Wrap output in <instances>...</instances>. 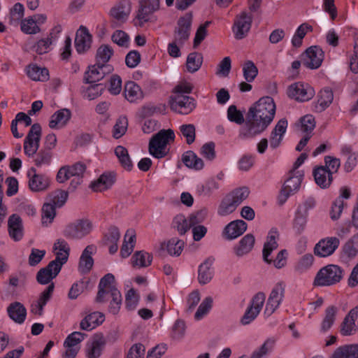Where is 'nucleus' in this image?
<instances>
[{"label":"nucleus","instance_id":"nucleus-43","mask_svg":"<svg viewBox=\"0 0 358 358\" xmlns=\"http://www.w3.org/2000/svg\"><path fill=\"white\" fill-rule=\"evenodd\" d=\"M33 162L37 167H42L50 164L52 159V151L48 149H41L32 155Z\"/></svg>","mask_w":358,"mask_h":358},{"label":"nucleus","instance_id":"nucleus-44","mask_svg":"<svg viewBox=\"0 0 358 358\" xmlns=\"http://www.w3.org/2000/svg\"><path fill=\"white\" fill-rule=\"evenodd\" d=\"M334 94L331 90L325 88L320 92L317 104L315 106L316 110L322 112L327 108L332 102Z\"/></svg>","mask_w":358,"mask_h":358},{"label":"nucleus","instance_id":"nucleus-59","mask_svg":"<svg viewBox=\"0 0 358 358\" xmlns=\"http://www.w3.org/2000/svg\"><path fill=\"white\" fill-rule=\"evenodd\" d=\"M250 191L248 187H243L234 189L230 194H227L230 199L238 206H239L249 195Z\"/></svg>","mask_w":358,"mask_h":358},{"label":"nucleus","instance_id":"nucleus-36","mask_svg":"<svg viewBox=\"0 0 358 358\" xmlns=\"http://www.w3.org/2000/svg\"><path fill=\"white\" fill-rule=\"evenodd\" d=\"M115 175L113 173H103L99 178L92 182L91 188L94 192H102L110 188L115 182Z\"/></svg>","mask_w":358,"mask_h":358},{"label":"nucleus","instance_id":"nucleus-28","mask_svg":"<svg viewBox=\"0 0 358 358\" xmlns=\"http://www.w3.org/2000/svg\"><path fill=\"white\" fill-rule=\"evenodd\" d=\"M247 229V223L241 220H237L229 223L223 233L229 240L234 239L242 235Z\"/></svg>","mask_w":358,"mask_h":358},{"label":"nucleus","instance_id":"nucleus-48","mask_svg":"<svg viewBox=\"0 0 358 358\" xmlns=\"http://www.w3.org/2000/svg\"><path fill=\"white\" fill-rule=\"evenodd\" d=\"M203 56L197 52H191L188 55L186 62L187 70L189 73H195L201 66Z\"/></svg>","mask_w":358,"mask_h":358},{"label":"nucleus","instance_id":"nucleus-11","mask_svg":"<svg viewBox=\"0 0 358 358\" xmlns=\"http://www.w3.org/2000/svg\"><path fill=\"white\" fill-rule=\"evenodd\" d=\"M285 292V284L283 282H278L272 289L267 300L264 314L271 316L282 303Z\"/></svg>","mask_w":358,"mask_h":358},{"label":"nucleus","instance_id":"nucleus-41","mask_svg":"<svg viewBox=\"0 0 358 358\" xmlns=\"http://www.w3.org/2000/svg\"><path fill=\"white\" fill-rule=\"evenodd\" d=\"M55 285L53 282L48 285L47 288L41 294V296L37 301L36 307L38 308V311H35L34 308H31V312L38 315H42L43 312V308L46 305L47 302L50 299Z\"/></svg>","mask_w":358,"mask_h":358},{"label":"nucleus","instance_id":"nucleus-25","mask_svg":"<svg viewBox=\"0 0 358 358\" xmlns=\"http://www.w3.org/2000/svg\"><path fill=\"white\" fill-rule=\"evenodd\" d=\"M92 36L87 28L81 27L76 32L75 47L78 53H83L90 49Z\"/></svg>","mask_w":358,"mask_h":358},{"label":"nucleus","instance_id":"nucleus-39","mask_svg":"<svg viewBox=\"0 0 358 358\" xmlns=\"http://www.w3.org/2000/svg\"><path fill=\"white\" fill-rule=\"evenodd\" d=\"M358 254V234H355L342 248V255L348 259L355 258Z\"/></svg>","mask_w":358,"mask_h":358},{"label":"nucleus","instance_id":"nucleus-54","mask_svg":"<svg viewBox=\"0 0 358 358\" xmlns=\"http://www.w3.org/2000/svg\"><path fill=\"white\" fill-rule=\"evenodd\" d=\"M173 227L180 235L185 234L191 227L189 220L182 215H176L173 220Z\"/></svg>","mask_w":358,"mask_h":358},{"label":"nucleus","instance_id":"nucleus-14","mask_svg":"<svg viewBox=\"0 0 358 358\" xmlns=\"http://www.w3.org/2000/svg\"><path fill=\"white\" fill-rule=\"evenodd\" d=\"M252 17L246 11H243L236 15L232 30L234 37L241 40L246 37L252 25Z\"/></svg>","mask_w":358,"mask_h":358},{"label":"nucleus","instance_id":"nucleus-18","mask_svg":"<svg viewBox=\"0 0 358 358\" xmlns=\"http://www.w3.org/2000/svg\"><path fill=\"white\" fill-rule=\"evenodd\" d=\"M340 245V240L336 237H327L320 240L314 248V253L320 257L331 255Z\"/></svg>","mask_w":358,"mask_h":358},{"label":"nucleus","instance_id":"nucleus-61","mask_svg":"<svg viewBox=\"0 0 358 358\" xmlns=\"http://www.w3.org/2000/svg\"><path fill=\"white\" fill-rule=\"evenodd\" d=\"M236 208L237 206L230 199L229 196L227 195L219 206L218 214L221 216L227 215L233 213Z\"/></svg>","mask_w":358,"mask_h":358},{"label":"nucleus","instance_id":"nucleus-46","mask_svg":"<svg viewBox=\"0 0 358 358\" xmlns=\"http://www.w3.org/2000/svg\"><path fill=\"white\" fill-rule=\"evenodd\" d=\"M115 154L120 164L124 169L127 171H131L132 169L133 164L126 148L122 145L117 146L115 149Z\"/></svg>","mask_w":358,"mask_h":358},{"label":"nucleus","instance_id":"nucleus-40","mask_svg":"<svg viewBox=\"0 0 358 358\" xmlns=\"http://www.w3.org/2000/svg\"><path fill=\"white\" fill-rule=\"evenodd\" d=\"M338 308L335 306H330L325 310V315L320 326L321 332L325 333L329 331L334 324Z\"/></svg>","mask_w":358,"mask_h":358},{"label":"nucleus","instance_id":"nucleus-55","mask_svg":"<svg viewBox=\"0 0 358 358\" xmlns=\"http://www.w3.org/2000/svg\"><path fill=\"white\" fill-rule=\"evenodd\" d=\"M113 55V48L108 45H101L96 51V62L106 64Z\"/></svg>","mask_w":358,"mask_h":358},{"label":"nucleus","instance_id":"nucleus-10","mask_svg":"<svg viewBox=\"0 0 358 358\" xmlns=\"http://www.w3.org/2000/svg\"><path fill=\"white\" fill-rule=\"evenodd\" d=\"M324 57V51L317 45L310 46L301 55V62L310 69H318L321 66Z\"/></svg>","mask_w":358,"mask_h":358},{"label":"nucleus","instance_id":"nucleus-49","mask_svg":"<svg viewBox=\"0 0 358 358\" xmlns=\"http://www.w3.org/2000/svg\"><path fill=\"white\" fill-rule=\"evenodd\" d=\"M342 154L347 157L344 164V169L346 172H350L357 166L358 162V153L352 152L350 147L345 146L341 150Z\"/></svg>","mask_w":358,"mask_h":358},{"label":"nucleus","instance_id":"nucleus-35","mask_svg":"<svg viewBox=\"0 0 358 358\" xmlns=\"http://www.w3.org/2000/svg\"><path fill=\"white\" fill-rule=\"evenodd\" d=\"M330 358H358V344L341 345L334 351Z\"/></svg>","mask_w":358,"mask_h":358},{"label":"nucleus","instance_id":"nucleus-33","mask_svg":"<svg viewBox=\"0 0 358 358\" xmlns=\"http://www.w3.org/2000/svg\"><path fill=\"white\" fill-rule=\"evenodd\" d=\"M313 176L317 185L321 188H327L330 186L333 177L329 170L321 166L314 169Z\"/></svg>","mask_w":358,"mask_h":358},{"label":"nucleus","instance_id":"nucleus-22","mask_svg":"<svg viewBox=\"0 0 358 358\" xmlns=\"http://www.w3.org/2000/svg\"><path fill=\"white\" fill-rule=\"evenodd\" d=\"M287 127V121L286 119L280 120L271 132L269 137L270 147L272 149L278 148L282 141L283 136Z\"/></svg>","mask_w":358,"mask_h":358},{"label":"nucleus","instance_id":"nucleus-62","mask_svg":"<svg viewBox=\"0 0 358 358\" xmlns=\"http://www.w3.org/2000/svg\"><path fill=\"white\" fill-rule=\"evenodd\" d=\"M315 127V118L311 115H307L301 118L300 129L305 134H310Z\"/></svg>","mask_w":358,"mask_h":358},{"label":"nucleus","instance_id":"nucleus-42","mask_svg":"<svg viewBox=\"0 0 358 358\" xmlns=\"http://www.w3.org/2000/svg\"><path fill=\"white\" fill-rule=\"evenodd\" d=\"M27 76L33 80L46 81L49 79V71L46 68H40L36 64L27 67Z\"/></svg>","mask_w":358,"mask_h":358},{"label":"nucleus","instance_id":"nucleus-52","mask_svg":"<svg viewBox=\"0 0 358 358\" xmlns=\"http://www.w3.org/2000/svg\"><path fill=\"white\" fill-rule=\"evenodd\" d=\"M67 198V191L57 189L49 194L48 202L52 203L55 207H61L64 204Z\"/></svg>","mask_w":358,"mask_h":358},{"label":"nucleus","instance_id":"nucleus-15","mask_svg":"<svg viewBox=\"0 0 358 358\" xmlns=\"http://www.w3.org/2000/svg\"><path fill=\"white\" fill-rule=\"evenodd\" d=\"M266 295L263 292H258L252 299L250 306L247 308L241 322L243 325L250 324L253 321L261 311L265 302Z\"/></svg>","mask_w":358,"mask_h":358},{"label":"nucleus","instance_id":"nucleus-57","mask_svg":"<svg viewBox=\"0 0 358 358\" xmlns=\"http://www.w3.org/2000/svg\"><path fill=\"white\" fill-rule=\"evenodd\" d=\"M110 296L112 300L109 304V311L112 314L116 315L120 309L122 301V295L117 289H113L111 290Z\"/></svg>","mask_w":358,"mask_h":358},{"label":"nucleus","instance_id":"nucleus-8","mask_svg":"<svg viewBox=\"0 0 358 358\" xmlns=\"http://www.w3.org/2000/svg\"><path fill=\"white\" fill-rule=\"evenodd\" d=\"M160 0H139V7L136 18L134 20L136 26L143 27L150 21L153 13L159 10Z\"/></svg>","mask_w":358,"mask_h":358},{"label":"nucleus","instance_id":"nucleus-27","mask_svg":"<svg viewBox=\"0 0 358 358\" xmlns=\"http://www.w3.org/2000/svg\"><path fill=\"white\" fill-rule=\"evenodd\" d=\"M7 313L9 317L17 324H22L27 317V309L24 306L18 301L9 304L7 308Z\"/></svg>","mask_w":358,"mask_h":358},{"label":"nucleus","instance_id":"nucleus-5","mask_svg":"<svg viewBox=\"0 0 358 358\" xmlns=\"http://www.w3.org/2000/svg\"><path fill=\"white\" fill-rule=\"evenodd\" d=\"M289 175L278 195L280 205L284 204L290 195L299 190L303 177L301 172L294 171V170H291Z\"/></svg>","mask_w":358,"mask_h":358},{"label":"nucleus","instance_id":"nucleus-58","mask_svg":"<svg viewBox=\"0 0 358 358\" xmlns=\"http://www.w3.org/2000/svg\"><path fill=\"white\" fill-rule=\"evenodd\" d=\"M243 76L247 82H252L258 74V69L253 62L246 61L243 66Z\"/></svg>","mask_w":358,"mask_h":358},{"label":"nucleus","instance_id":"nucleus-63","mask_svg":"<svg viewBox=\"0 0 358 358\" xmlns=\"http://www.w3.org/2000/svg\"><path fill=\"white\" fill-rule=\"evenodd\" d=\"M213 306V299L210 296L206 297L199 305L194 315L196 320L202 319L210 311Z\"/></svg>","mask_w":358,"mask_h":358},{"label":"nucleus","instance_id":"nucleus-64","mask_svg":"<svg viewBox=\"0 0 358 358\" xmlns=\"http://www.w3.org/2000/svg\"><path fill=\"white\" fill-rule=\"evenodd\" d=\"M184 248V242L176 238L169 240L166 245V249L171 255L179 256Z\"/></svg>","mask_w":358,"mask_h":358},{"label":"nucleus","instance_id":"nucleus-13","mask_svg":"<svg viewBox=\"0 0 358 358\" xmlns=\"http://www.w3.org/2000/svg\"><path fill=\"white\" fill-rule=\"evenodd\" d=\"M41 136V127L38 123L31 125L24 142V153L34 155L38 150Z\"/></svg>","mask_w":358,"mask_h":358},{"label":"nucleus","instance_id":"nucleus-16","mask_svg":"<svg viewBox=\"0 0 358 358\" xmlns=\"http://www.w3.org/2000/svg\"><path fill=\"white\" fill-rule=\"evenodd\" d=\"M288 96L297 101H307L315 95L314 89L308 84L295 83L287 90Z\"/></svg>","mask_w":358,"mask_h":358},{"label":"nucleus","instance_id":"nucleus-3","mask_svg":"<svg viewBox=\"0 0 358 358\" xmlns=\"http://www.w3.org/2000/svg\"><path fill=\"white\" fill-rule=\"evenodd\" d=\"M175 134L173 130L162 129L150 140L148 150L150 154L157 159L166 157L169 152L167 145L173 142Z\"/></svg>","mask_w":358,"mask_h":358},{"label":"nucleus","instance_id":"nucleus-4","mask_svg":"<svg viewBox=\"0 0 358 358\" xmlns=\"http://www.w3.org/2000/svg\"><path fill=\"white\" fill-rule=\"evenodd\" d=\"M344 270L338 265L329 264L322 268L317 273L314 285L331 286L338 283L343 278Z\"/></svg>","mask_w":358,"mask_h":358},{"label":"nucleus","instance_id":"nucleus-51","mask_svg":"<svg viewBox=\"0 0 358 358\" xmlns=\"http://www.w3.org/2000/svg\"><path fill=\"white\" fill-rule=\"evenodd\" d=\"M307 222V215L296 210L294 214V218L292 222L293 229L296 234L300 235L304 231Z\"/></svg>","mask_w":358,"mask_h":358},{"label":"nucleus","instance_id":"nucleus-34","mask_svg":"<svg viewBox=\"0 0 358 358\" xmlns=\"http://www.w3.org/2000/svg\"><path fill=\"white\" fill-rule=\"evenodd\" d=\"M124 94L125 99L131 103L136 102L143 98L141 88L134 81H128L125 83Z\"/></svg>","mask_w":358,"mask_h":358},{"label":"nucleus","instance_id":"nucleus-45","mask_svg":"<svg viewBox=\"0 0 358 358\" xmlns=\"http://www.w3.org/2000/svg\"><path fill=\"white\" fill-rule=\"evenodd\" d=\"M152 261V255L145 251L136 252L131 258L133 266L138 268L149 266Z\"/></svg>","mask_w":358,"mask_h":358},{"label":"nucleus","instance_id":"nucleus-60","mask_svg":"<svg viewBox=\"0 0 358 358\" xmlns=\"http://www.w3.org/2000/svg\"><path fill=\"white\" fill-rule=\"evenodd\" d=\"M181 134L185 138L188 145L194 142L196 138V128L192 124H185L180 127Z\"/></svg>","mask_w":358,"mask_h":358},{"label":"nucleus","instance_id":"nucleus-1","mask_svg":"<svg viewBox=\"0 0 358 358\" xmlns=\"http://www.w3.org/2000/svg\"><path fill=\"white\" fill-rule=\"evenodd\" d=\"M275 114V104L270 96L259 99L248 110L246 120L239 131L241 139H251L263 133Z\"/></svg>","mask_w":358,"mask_h":358},{"label":"nucleus","instance_id":"nucleus-26","mask_svg":"<svg viewBox=\"0 0 358 358\" xmlns=\"http://www.w3.org/2000/svg\"><path fill=\"white\" fill-rule=\"evenodd\" d=\"M71 117V112L67 108L57 110L50 117L49 127L52 129H59L64 127Z\"/></svg>","mask_w":358,"mask_h":358},{"label":"nucleus","instance_id":"nucleus-21","mask_svg":"<svg viewBox=\"0 0 358 358\" xmlns=\"http://www.w3.org/2000/svg\"><path fill=\"white\" fill-rule=\"evenodd\" d=\"M96 248L94 245H87L82 252L78 263V271L81 274L90 272L94 265L92 255L96 252Z\"/></svg>","mask_w":358,"mask_h":358},{"label":"nucleus","instance_id":"nucleus-17","mask_svg":"<svg viewBox=\"0 0 358 358\" xmlns=\"http://www.w3.org/2000/svg\"><path fill=\"white\" fill-rule=\"evenodd\" d=\"M29 177V187L34 192L45 191L50 186V180L45 174L37 173L36 169L31 167L27 173Z\"/></svg>","mask_w":358,"mask_h":358},{"label":"nucleus","instance_id":"nucleus-47","mask_svg":"<svg viewBox=\"0 0 358 358\" xmlns=\"http://www.w3.org/2000/svg\"><path fill=\"white\" fill-rule=\"evenodd\" d=\"M313 31V27L308 23L301 24L296 29L292 39V44L294 48L302 45L303 39L308 32Z\"/></svg>","mask_w":358,"mask_h":358},{"label":"nucleus","instance_id":"nucleus-50","mask_svg":"<svg viewBox=\"0 0 358 358\" xmlns=\"http://www.w3.org/2000/svg\"><path fill=\"white\" fill-rule=\"evenodd\" d=\"M55 206L49 202L44 203L42 208V224L48 227L53 221L55 215Z\"/></svg>","mask_w":358,"mask_h":358},{"label":"nucleus","instance_id":"nucleus-2","mask_svg":"<svg viewBox=\"0 0 358 358\" xmlns=\"http://www.w3.org/2000/svg\"><path fill=\"white\" fill-rule=\"evenodd\" d=\"M279 238V233L275 228H272L266 237V241L264 244L262 250V257L265 262L268 264L273 263V266L277 268L284 267L287 264V252L285 250H280L275 259L269 258L272 252L278 247L277 239Z\"/></svg>","mask_w":358,"mask_h":358},{"label":"nucleus","instance_id":"nucleus-32","mask_svg":"<svg viewBox=\"0 0 358 358\" xmlns=\"http://www.w3.org/2000/svg\"><path fill=\"white\" fill-rule=\"evenodd\" d=\"M99 290L95 298V301L97 303H103L106 301L104 299V292L106 289H110L111 291L113 289H117L115 285V277L111 273L105 275L101 278L99 283Z\"/></svg>","mask_w":358,"mask_h":358},{"label":"nucleus","instance_id":"nucleus-12","mask_svg":"<svg viewBox=\"0 0 358 358\" xmlns=\"http://www.w3.org/2000/svg\"><path fill=\"white\" fill-rule=\"evenodd\" d=\"M192 22V15L190 13H185L180 17L177 22V27L174 30V40L179 45H182L189 39Z\"/></svg>","mask_w":358,"mask_h":358},{"label":"nucleus","instance_id":"nucleus-20","mask_svg":"<svg viewBox=\"0 0 358 358\" xmlns=\"http://www.w3.org/2000/svg\"><path fill=\"white\" fill-rule=\"evenodd\" d=\"M112 70V66L96 62L85 73L84 80L87 83H94L103 79Z\"/></svg>","mask_w":358,"mask_h":358},{"label":"nucleus","instance_id":"nucleus-9","mask_svg":"<svg viewBox=\"0 0 358 358\" xmlns=\"http://www.w3.org/2000/svg\"><path fill=\"white\" fill-rule=\"evenodd\" d=\"M169 104L172 110L185 115L191 113L196 106L194 98L181 93L172 95L170 97Z\"/></svg>","mask_w":358,"mask_h":358},{"label":"nucleus","instance_id":"nucleus-53","mask_svg":"<svg viewBox=\"0 0 358 358\" xmlns=\"http://www.w3.org/2000/svg\"><path fill=\"white\" fill-rule=\"evenodd\" d=\"M105 344V341L103 337H99L94 339L92 345L88 348L87 356L88 358H99L101 354L102 348Z\"/></svg>","mask_w":358,"mask_h":358},{"label":"nucleus","instance_id":"nucleus-38","mask_svg":"<svg viewBox=\"0 0 358 358\" xmlns=\"http://www.w3.org/2000/svg\"><path fill=\"white\" fill-rule=\"evenodd\" d=\"M136 241V233L132 229H128L124 235V243L120 250L123 258L129 257L133 251Z\"/></svg>","mask_w":358,"mask_h":358},{"label":"nucleus","instance_id":"nucleus-30","mask_svg":"<svg viewBox=\"0 0 358 358\" xmlns=\"http://www.w3.org/2000/svg\"><path fill=\"white\" fill-rule=\"evenodd\" d=\"M214 258H207L199 266L198 271V280L200 284L206 285L213 278L214 271L212 267Z\"/></svg>","mask_w":358,"mask_h":358},{"label":"nucleus","instance_id":"nucleus-24","mask_svg":"<svg viewBox=\"0 0 358 358\" xmlns=\"http://www.w3.org/2000/svg\"><path fill=\"white\" fill-rule=\"evenodd\" d=\"M255 243V236L252 234H248L234 245L233 248L234 252L238 257H243L252 250Z\"/></svg>","mask_w":358,"mask_h":358},{"label":"nucleus","instance_id":"nucleus-19","mask_svg":"<svg viewBox=\"0 0 358 358\" xmlns=\"http://www.w3.org/2000/svg\"><path fill=\"white\" fill-rule=\"evenodd\" d=\"M61 264L50 262L45 267L41 268L36 274V280L41 285L49 284L60 272Z\"/></svg>","mask_w":358,"mask_h":358},{"label":"nucleus","instance_id":"nucleus-29","mask_svg":"<svg viewBox=\"0 0 358 358\" xmlns=\"http://www.w3.org/2000/svg\"><path fill=\"white\" fill-rule=\"evenodd\" d=\"M54 251L55 252L56 258L52 260L57 264H61V268L67 262L70 252V248L64 239H58L55 243L53 246Z\"/></svg>","mask_w":358,"mask_h":358},{"label":"nucleus","instance_id":"nucleus-23","mask_svg":"<svg viewBox=\"0 0 358 358\" xmlns=\"http://www.w3.org/2000/svg\"><path fill=\"white\" fill-rule=\"evenodd\" d=\"M357 317L358 305L350 310L341 324L340 332L343 336H350L356 331L355 320Z\"/></svg>","mask_w":358,"mask_h":358},{"label":"nucleus","instance_id":"nucleus-31","mask_svg":"<svg viewBox=\"0 0 358 358\" xmlns=\"http://www.w3.org/2000/svg\"><path fill=\"white\" fill-rule=\"evenodd\" d=\"M8 233L11 238L15 241L22 239L23 236L22 222L20 217L16 214L10 216L8 221Z\"/></svg>","mask_w":358,"mask_h":358},{"label":"nucleus","instance_id":"nucleus-56","mask_svg":"<svg viewBox=\"0 0 358 358\" xmlns=\"http://www.w3.org/2000/svg\"><path fill=\"white\" fill-rule=\"evenodd\" d=\"M86 336V334L74 331L69 334L64 343V346L69 348H80L78 344L83 341Z\"/></svg>","mask_w":358,"mask_h":358},{"label":"nucleus","instance_id":"nucleus-37","mask_svg":"<svg viewBox=\"0 0 358 358\" xmlns=\"http://www.w3.org/2000/svg\"><path fill=\"white\" fill-rule=\"evenodd\" d=\"M182 161L187 167L194 170H201L204 166L202 159L198 157L197 155L191 150L183 153L182 155Z\"/></svg>","mask_w":358,"mask_h":358},{"label":"nucleus","instance_id":"nucleus-6","mask_svg":"<svg viewBox=\"0 0 358 358\" xmlns=\"http://www.w3.org/2000/svg\"><path fill=\"white\" fill-rule=\"evenodd\" d=\"M131 10V2L121 0L110 10V22L113 28H117L125 23Z\"/></svg>","mask_w":358,"mask_h":358},{"label":"nucleus","instance_id":"nucleus-7","mask_svg":"<svg viewBox=\"0 0 358 358\" xmlns=\"http://www.w3.org/2000/svg\"><path fill=\"white\" fill-rule=\"evenodd\" d=\"M92 229V224L88 220H78L67 224L62 234L68 239H80L89 234Z\"/></svg>","mask_w":358,"mask_h":358}]
</instances>
